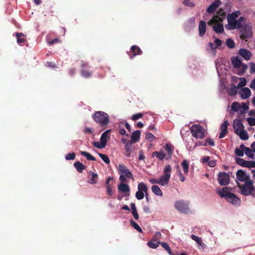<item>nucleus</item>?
<instances>
[{
  "label": "nucleus",
  "mask_w": 255,
  "mask_h": 255,
  "mask_svg": "<svg viewBox=\"0 0 255 255\" xmlns=\"http://www.w3.org/2000/svg\"><path fill=\"white\" fill-rule=\"evenodd\" d=\"M226 12L222 8H220L216 14L208 22V24L213 26V29L217 33H222L224 31V25L222 23L226 18Z\"/></svg>",
  "instance_id": "obj_1"
},
{
  "label": "nucleus",
  "mask_w": 255,
  "mask_h": 255,
  "mask_svg": "<svg viewBox=\"0 0 255 255\" xmlns=\"http://www.w3.org/2000/svg\"><path fill=\"white\" fill-rule=\"evenodd\" d=\"M219 194L221 197L225 198L228 202L234 205H239L241 203L240 199L236 194L231 193L229 187H223L222 190L219 192Z\"/></svg>",
  "instance_id": "obj_2"
},
{
  "label": "nucleus",
  "mask_w": 255,
  "mask_h": 255,
  "mask_svg": "<svg viewBox=\"0 0 255 255\" xmlns=\"http://www.w3.org/2000/svg\"><path fill=\"white\" fill-rule=\"evenodd\" d=\"M172 168L170 165H166L163 171V175L157 180L155 179H150L149 181L152 184H157L162 186H164L168 184L169 181Z\"/></svg>",
  "instance_id": "obj_3"
},
{
  "label": "nucleus",
  "mask_w": 255,
  "mask_h": 255,
  "mask_svg": "<svg viewBox=\"0 0 255 255\" xmlns=\"http://www.w3.org/2000/svg\"><path fill=\"white\" fill-rule=\"evenodd\" d=\"M92 118L101 127L107 126L110 122V118L108 114L103 111H97L93 115Z\"/></svg>",
  "instance_id": "obj_4"
},
{
  "label": "nucleus",
  "mask_w": 255,
  "mask_h": 255,
  "mask_svg": "<svg viewBox=\"0 0 255 255\" xmlns=\"http://www.w3.org/2000/svg\"><path fill=\"white\" fill-rule=\"evenodd\" d=\"M238 186L241 189V193L245 196L255 195V188L253 186L251 180L246 181L244 184H238Z\"/></svg>",
  "instance_id": "obj_5"
},
{
  "label": "nucleus",
  "mask_w": 255,
  "mask_h": 255,
  "mask_svg": "<svg viewBox=\"0 0 255 255\" xmlns=\"http://www.w3.org/2000/svg\"><path fill=\"white\" fill-rule=\"evenodd\" d=\"M192 135L197 139H203L205 137L204 128L201 125H193L190 128Z\"/></svg>",
  "instance_id": "obj_6"
},
{
  "label": "nucleus",
  "mask_w": 255,
  "mask_h": 255,
  "mask_svg": "<svg viewBox=\"0 0 255 255\" xmlns=\"http://www.w3.org/2000/svg\"><path fill=\"white\" fill-rule=\"evenodd\" d=\"M174 207L177 211L182 213L188 214L190 212L189 202L183 200L176 201L174 203Z\"/></svg>",
  "instance_id": "obj_7"
},
{
  "label": "nucleus",
  "mask_w": 255,
  "mask_h": 255,
  "mask_svg": "<svg viewBox=\"0 0 255 255\" xmlns=\"http://www.w3.org/2000/svg\"><path fill=\"white\" fill-rule=\"evenodd\" d=\"M241 12L239 10L235 11L232 13L229 14L227 16L228 24L225 25V27L228 30H230V27H232L234 23L237 20V18L239 17Z\"/></svg>",
  "instance_id": "obj_8"
},
{
  "label": "nucleus",
  "mask_w": 255,
  "mask_h": 255,
  "mask_svg": "<svg viewBox=\"0 0 255 255\" xmlns=\"http://www.w3.org/2000/svg\"><path fill=\"white\" fill-rule=\"evenodd\" d=\"M117 169L119 174L125 175L127 178L133 179V176L132 173L125 164L120 163L117 167Z\"/></svg>",
  "instance_id": "obj_9"
},
{
  "label": "nucleus",
  "mask_w": 255,
  "mask_h": 255,
  "mask_svg": "<svg viewBox=\"0 0 255 255\" xmlns=\"http://www.w3.org/2000/svg\"><path fill=\"white\" fill-rule=\"evenodd\" d=\"M252 27L248 24H246L241 30L240 38L243 40L250 38L252 36Z\"/></svg>",
  "instance_id": "obj_10"
},
{
  "label": "nucleus",
  "mask_w": 255,
  "mask_h": 255,
  "mask_svg": "<svg viewBox=\"0 0 255 255\" xmlns=\"http://www.w3.org/2000/svg\"><path fill=\"white\" fill-rule=\"evenodd\" d=\"M218 180L220 185L226 186L230 182V175L229 173L224 172H220L218 175Z\"/></svg>",
  "instance_id": "obj_11"
},
{
  "label": "nucleus",
  "mask_w": 255,
  "mask_h": 255,
  "mask_svg": "<svg viewBox=\"0 0 255 255\" xmlns=\"http://www.w3.org/2000/svg\"><path fill=\"white\" fill-rule=\"evenodd\" d=\"M244 119V118H243L241 120L236 119L234 121L233 126L235 133H238L239 131L244 129V126L242 123Z\"/></svg>",
  "instance_id": "obj_12"
},
{
  "label": "nucleus",
  "mask_w": 255,
  "mask_h": 255,
  "mask_svg": "<svg viewBox=\"0 0 255 255\" xmlns=\"http://www.w3.org/2000/svg\"><path fill=\"white\" fill-rule=\"evenodd\" d=\"M236 176L238 180L242 182H245L251 180L250 176L247 175L246 172L242 169H239L237 171Z\"/></svg>",
  "instance_id": "obj_13"
},
{
  "label": "nucleus",
  "mask_w": 255,
  "mask_h": 255,
  "mask_svg": "<svg viewBox=\"0 0 255 255\" xmlns=\"http://www.w3.org/2000/svg\"><path fill=\"white\" fill-rule=\"evenodd\" d=\"M221 1L220 0H215L207 8L206 12L209 13H213L221 5Z\"/></svg>",
  "instance_id": "obj_14"
},
{
  "label": "nucleus",
  "mask_w": 255,
  "mask_h": 255,
  "mask_svg": "<svg viewBox=\"0 0 255 255\" xmlns=\"http://www.w3.org/2000/svg\"><path fill=\"white\" fill-rule=\"evenodd\" d=\"M228 125L229 123L227 121H225L222 124L221 126L220 127V130H221V131L219 135L220 138H222L224 137L225 135L227 134V129Z\"/></svg>",
  "instance_id": "obj_15"
},
{
  "label": "nucleus",
  "mask_w": 255,
  "mask_h": 255,
  "mask_svg": "<svg viewBox=\"0 0 255 255\" xmlns=\"http://www.w3.org/2000/svg\"><path fill=\"white\" fill-rule=\"evenodd\" d=\"M239 94L243 99H246L251 96V91L249 88L244 87L240 90Z\"/></svg>",
  "instance_id": "obj_16"
},
{
  "label": "nucleus",
  "mask_w": 255,
  "mask_h": 255,
  "mask_svg": "<svg viewBox=\"0 0 255 255\" xmlns=\"http://www.w3.org/2000/svg\"><path fill=\"white\" fill-rule=\"evenodd\" d=\"M239 54L246 60H249L252 56L251 52L244 48L240 49L239 51Z\"/></svg>",
  "instance_id": "obj_17"
},
{
  "label": "nucleus",
  "mask_w": 255,
  "mask_h": 255,
  "mask_svg": "<svg viewBox=\"0 0 255 255\" xmlns=\"http://www.w3.org/2000/svg\"><path fill=\"white\" fill-rule=\"evenodd\" d=\"M206 23L204 21H200L199 24V35L200 37H203L206 32Z\"/></svg>",
  "instance_id": "obj_18"
},
{
  "label": "nucleus",
  "mask_w": 255,
  "mask_h": 255,
  "mask_svg": "<svg viewBox=\"0 0 255 255\" xmlns=\"http://www.w3.org/2000/svg\"><path fill=\"white\" fill-rule=\"evenodd\" d=\"M163 148L164 149L165 151H166L167 152V153L166 154V159H170L172 156L173 151V146L170 143H167L163 147Z\"/></svg>",
  "instance_id": "obj_19"
},
{
  "label": "nucleus",
  "mask_w": 255,
  "mask_h": 255,
  "mask_svg": "<svg viewBox=\"0 0 255 255\" xmlns=\"http://www.w3.org/2000/svg\"><path fill=\"white\" fill-rule=\"evenodd\" d=\"M240 147L242 149H244V152L245 154L251 158H254V154L253 149H251L249 147H247L245 146L244 144L240 145Z\"/></svg>",
  "instance_id": "obj_20"
},
{
  "label": "nucleus",
  "mask_w": 255,
  "mask_h": 255,
  "mask_svg": "<svg viewBox=\"0 0 255 255\" xmlns=\"http://www.w3.org/2000/svg\"><path fill=\"white\" fill-rule=\"evenodd\" d=\"M118 189L119 191H121L123 193H128V194H126V196H129V187L127 184L121 183L118 185Z\"/></svg>",
  "instance_id": "obj_21"
},
{
  "label": "nucleus",
  "mask_w": 255,
  "mask_h": 255,
  "mask_svg": "<svg viewBox=\"0 0 255 255\" xmlns=\"http://www.w3.org/2000/svg\"><path fill=\"white\" fill-rule=\"evenodd\" d=\"M231 62L234 68H240L242 64V60L238 57H233L231 58Z\"/></svg>",
  "instance_id": "obj_22"
},
{
  "label": "nucleus",
  "mask_w": 255,
  "mask_h": 255,
  "mask_svg": "<svg viewBox=\"0 0 255 255\" xmlns=\"http://www.w3.org/2000/svg\"><path fill=\"white\" fill-rule=\"evenodd\" d=\"M245 19L244 17H240L236 22L234 23L232 27H230V30L235 29H240L242 27V22Z\"/></svg>",
  "instance_id": "obj_23"
},
{
  "label": "nucleus",
  "mask_w": 255,
  "mask_h": 255,
  "mask_svg": "<svg viewBox=\"0 0 255 255\" xmlns=\"http://www.w3.org/2000/svg\"><path fill=\"white\" fill-rule=\"evenodd\" d=\"M111 132V129H108L106 130L101 135L100 138V141L103 142L106 145L107 140L110 138V133Z\"/></svg>",
  "instance_id": "obj_24"
},
{
  "label": "nucleus",
  "mask_w": 255,
  "mask_h": 255,
  "mask_svg": "<svg viewBox=\"0 0 255 255\" xmlns=\"http://www.w3.org/2000/svg\"><path fill=\"white\" fill-rule=\"evenodd\" d=\"M130 51L133 54V55L130 56V58H132L136 55H140L142 52L140 48L136 45L132 46L130 48Z\"/></svg>",
  "instance_id": "obj_25"
},
{
  "label": "nucleus",
  "mask_w": 255,
  "mask_h": 255,
  "mask_svg": "<svg viewBox=\"0 0 255 255\" xmlns=\"http://www.w3.org/2000/svg\"><path fill=\"white\" fill-rule=\"evenodd\" d=\"M131 146H132V143L129 141H128L125 146V155L127 157H129L130 156L131 152L132 150Z\"/></svg>",
  "instance_id": "obj_26"
},
{
  "label": "nucleus",
  "mask_w": 255,
  "mask_h": 255,
  "mask_svg": "<svg viewBox=\"0 0 255 255\" xmlns=\"http://www.w3.org/2000/svg\"><path fill=\"white\" fill-rule=\"evenodd\" d=\"M236 162L239 165L243 167H249L250 161H246L243 158L236 157L235 158Z\"/></svg>",
  "instance_id": "obj_27"
},
{
  "label": "nucleus",
  "mask_w": 255,
  "mask_h": 255,
  "mask_svg": "<svg viewBox=\"0 0 255 255\" xmlns=\"http://www.w3.org/2000/svg\"><path fill=\"white\" fill-rule=\"evenodd\" d=\"M160 243V241H156L155 239H152L147 243V246L151 249H156Z\"/></svg>",
  "instance_id": "obj_28"
},
{
  "label": "nucleus",
  "mask_w": 255,
  "mask_h": 255,
  "mask_svg": "<svg viewBox=\"0 0 255 255\" xmlns=\"http://www.w3.org/2000/svg\"><path fill=\"white\" fill-rule=\"evenodd\" d=\"M166 154L162 151H154L152 152V156H155L160 160H162L164 158H166Z\"/></svg>",
  "instance_id": "obj_29"
},
{
  "label": "nucleus",
  "mask_w": 255,
  "mask_h": 255,
  "mask_svg": "<svg viewBox=\"0 0 255 255\" xmlns=\"http://www.w3.org/2000/svg\"><path fill=\"white\" fill-rule=\"evenodd\" d=\"M140 131L139 130L133 131L131 134V140L136 142L138 141L140 138Z\"/></svg>",
  "instance_id": "obj_30"
},
{
  "label": "nucleus",
  "mask_w": 255,
  "mask_h": 255,
  "mask_svg": "<svg viewBox=\"0 0 255 255\" xmlns=\"http://www.w3.org/2000/svg\"><path fill=\"white\" fill-rule=\"evenodd\" d=\"M74 165L76 170L80 173H82L83 170L86 169V166L79 161L75 162Z\"/></svg>",
  "instance_id": "obj_31"
},
{
  "label": "nucleus",
  "mask_w": 255,
  "mask_h": 255,
  "mask_svg": "<svg viewBox=\"0 0 255 255\" xmlns=\"http://www.w3.org/2000/svg\"><path fill=\"white\" fill-rule=\"evenodd\" d=\"M138 191L144 193L147 195L148 188L146 185L143 182H140L138 184L137 186Z\"/></svg>",
  "instance_id": "obj_32"
},
{
  "label": "nucleus",
  "mask_w": 255,
  "mask_h": 255,
  "mask_svg": "<svg viewBox=\"0 0 255 255\" xmlns=\"http://www.w3.org/2000/svg\"><path fill=\"white\" fill-rule=\"evenodd\" d=\"M248 65L246 64L242 63L240 68H238V71L237 72V74L239 75H243L244 74L245 71L248 69Z\"/></svg>",
  "instance_id": "obj_33"
},
{
  "label": "nucleus",
  "mask_w": 255,
  "mask_h": 255,
  "mask_svg": "<svg viewBox=\"0 0 255 255\" xmlns=\"http://www.w3.org/2000/svg\"><path fill=\"white\" fill-rule=\"evenodd\" d=\"M239 135L240 138L242 140H246L249 138V135L247 132L244 130H242L239 131L238 133H236Z\"/></svg>",
  "instance_id": "obj_34"
},
{
  "label": "nucleus",
  "mask_w": 255,
  "mask_h": 255,
  "mask_svg": "<svg viewBox=\"0 0 255 255\" xmlns=\"http://www.w3.org/2000/svg\"><path fill=\"white\" fill-rule=\"evenodd\" d=\"M130 207L131 209V213L134 218L135 220H138L139 218V216L135 204L133 203H131L130 204Z\"/></svg>",
  "instance_id": "obj_35"
},
{
  "label": "nucleus",
  "mask_w": 255,
  "mask_h": 255,
  "mask_svg": "<svg viewBox=\"0 0 255 255\" xmlns=\"http://www.w3.org/2000/svg\"><path fill=\"white\" fill-rule=\"evenodd\" d=\"M151 190L154 194L157 196H162V192L157 185H153L151 187Z\"/></svg>",
  "instance_id": "obj_36"
},
{
  "label": "nucleus",
  "mask_w": 255,
  "mask_h": 255,
  "mask_svg": "<svg viewBox=\"0 0 255 255\" xmlns=\"http://www.w3.org/2000/svg\"><path fill=\"white\" fill-rule=\"evenodd\" d=\"M181 165L185 174H187L188 172L189 164L187 160L184 159L181 163Z\"/></svg>",
  "instance_id": "obj_37"
},
{
  "label": "nucleus",
  "mask_w": 255,
  "mask_h": 255,
  "mask_svg": "<svg viewBox=\"0 0 255 255\" xmlns=\"http://www.w3.org/2000/svg\"><path fill=\"white\" fill-rule=\"evenodd\" d=\"M80 153L82 155L86 157L87 159L88 160H91V161H95L96 158L92 155L90 153L84 151H81Z\"/></svg>",
  "instance_id": "obj_38"
},
{
  "label": "nucleus",
  "mask_w": 255,
  "mask_h": 255,
  "mask_svg": "<svg viewBox=\"0 0 255 255\" xmlns=\"http://www.w3.org/2000/svg\"><path fill=\"white\" fill-rule=\"evenodd\" d=\"M92 178L88 182L91 184H95L97 183L98 175L96 173L91 172Z\"/></svg>",
  "instance_id": "obj_39"
},
{
  "label": "nucleus",
  "mask_w": 255,
  "mask_h": 255,
  "mask_svg": "<svg viewBox=\"0 0 255 255\" xmlns=\"http://www.w3.org/2000/svg\"><path fill=\"white\" fill-rule=\"evenodd\" d=\"M160 244L162 246V248H163L170 255H174L172 254V252L171 250V249L169 247V246L167 244V243L165 242H161Z\"/></svg>",
  "instance_id": "obj_40"
},
{
  "label": "nucleus",
  "mask_w": 255,
  "mask_h": 255,
  "mask_svg": "<svg viewBox=\"0 0 255 255\" xmlns=\"http://www.w3.org/2000/svg\"><path fill=\"white\" fill-rule=\"evenodd\" d=\"M24 36V35L22 33H16V37L17 38V42L18 44L24 43L25 41V38H21V37Z\"/></svg>",
  "instance_id": "obj_41"
},
{
  "label": "nucleus",
  "mask_w": 255,
  "mask_h": 255,
  "mask_svg": "<svg viewBox=\"0 0 255 255\" xmlns=\"http://www.w3.org/2000/svg\"><path fill=\"white\" fill-rule=\"evenodd\" d=\"M80 74L82 77H83L85 78H89L92 75V73L91 72L86 71L85 70H81Z\"/></svg>",
  "instance_id": "obj_42"
},
{
  "label": "nucleus",
  "mask_w": 255,
  "mask_h": 255,
  "mask_svg": "<svg viewBox=\"0 0 255 255\" xmlns=\"http://www.w3.org/2000/svg\"><path fill=\"white\" fill-rule=\"evenodd\" d=\"M130 225L133 228H134L136 230H137L138 232H139L140 233L142 232V230L141 228L133 220L131 219L130 220Z\"/></svg>",
  "instance_id": "obj_43"
},
{
  "label": "nucleus",
  "mask_w": 255,
  "mask_h": 255,
  "mask_svg": "<svg viewBox=\"0 0 255 255\" xmlns=\"http://www.w3.org/2000/svg\"><path fill=\"white\" fill-rule=\"evenodd\" d=\"M226 45L229 48H234L235 47V42L231 38H228L226 41Z\"/></svg>",
  "instance_id": "obj_44"
},
{
  "label": "nucleus",
  "mask_w": 255,
  "mask_h": 255,
  "mask_svg": "<svg viewBox=\"0 0 255 255\" xmlns=\"http://www.w3.org/2000/svg\"><path fill=\"white\" fill-rule=\"evenodd\" d=\"M98 155L106 163H107V164L110 163V158L107 155L102 154L101 153H99Z\"/></svg>",
  "instance_id": "obj_45"
},
{
  "label": "nucleus",
  "mask_w": 255,
  "mask_h": 255,
  "mask_svg": "<svg viewBox=\"0 0 255 255\" xmlns=\"http://www.w3.org/2000/svg\"><path fill=\"white\" fill-rule=\"evenodd\" d=\"M241 106L238 102H234L231 105V109L234 112H238Z\"/></svg>",
  "instance_id": "obj_46"
},
{
  "label": "nucleus",
  "mask_w": 255,
  "mask_h": 255,
  "mask_svg": "<svg viewBox=\"0 0 255 255\" xmlns=\"http://www.w3.org/2000/svg\"><path fill=\"white\" fill-rule=\"evenodd\" d=\"M93 144L94 146L96 147L99 148V149H102L104 148L106 146V144H105L103 142L100 141V142L94 141L93 143Z\"/></svg>",
  "instance_id": "obj_47"
},
{
  "label": "nucleus",
  "mask_w": 255,
  "mask_h": 255,
  "mask_svg": "<svg viewBox=\"0 0 255 255\" xmlns=\"http://www.w3.org/2000/svg\"><path fill=\"white\" fill-rule=\"evenodd\" d=\"M191 238L193 240L195 241L199 245L202 246V240L199 237L194 235H191Z\"/></svg>",
  "instance_id": "obj_48"
},
{
  "label": "nucleus",
  "mask_w": 255,
  "mask_h": 255,
  "mask_svg": "<svg viewBox=\"0 0 255 255\" xmlns=\"http://www.w3.org/2000/svg\"><path fill=\"white\" fill-rule=\"evenodd\" d=\"M244 149H242L240 147V148H236L235 150V154L239 156L242 157L244 156Z\"/></svg>",
  "instance_id": "obj_49"
},
{
  "label": "nucleus",
  "mask_w": 255,
  "mask_h": 255,
  "mask_svg": "<svg viewBox=\"0 0 255 255\" xmlns=\"http://www.w3.org/2000/svg\"><path fill=\"white\" fill-rule=\"evenodd\" d=\"M241 107L243 110L240 111V114H241V115H244L246 113L245 111H246L249 109L248 104L245 103H242V106Z\"/></svg>",
  "instance_id": "obj_50"
},
{
  "label": "nucleus",
  "mask_w": 255,
  "mask_h": 255,
  "mask_svg": "<svg viewBox=\"0 0 255 255\" xmlns=\"http://www.w3.org/2000/svg\"><path fill=\"white\" fill-rule=\"evenodd\" d=\"M75 154L74 152L68 153L65 156L67 160H74L75 158Z\"/></svg>",
  "instance_id": "obj_51"
},
{
  "label": "nucleus",
  "mask_w": 255,
  "mask_h": 255,
  "mask_svg": "<svg viewBox=\"0 0 255 255\" xmlns=\"http://www.w3.org/2000/svg\"><path fill=\"white\" fill-rule=\"evenodd\" d=\"M240 82L237 85V88H239L245 86L247 84L246 79L245 78H241Z\"/></svg>",
  "instance_id": "obj_52"
},
{
  "label": "nucleus",
  "mask_w": 255,
  "mask_h": 255,
  "mask_svg": "<svg viewBox=\"0 0 255 255\" xmlns=\"http://www.w3.org/2000/svg\"><path fill=\"white\" fill-rule=\"evenodd\" d=\"M135 197L138 200H141L144 197V193L137 191L135 193Z\"/></svg>",
  "instance_id": "obj_53"
},
{
  "label": "nucleus",
  "mask_w": 255,
  "mask_h": 255,
  "mask_svg": "<svg viewBox=\"0 0 255 255\" xmlns=\"http://www.w3.org/2000/svg\"><path fill=\"white\" fill-rule=\"evenodd\" d=\"M247 121L250 126H255V118L253 117L248 118Z\"/></svg>",
  "instance_id": "obj_54"
},
{
  "label": "nucleus",
  "mask_w": 255,
  "mask_h": 255,
  "mask_svg": "<svg viewBox=\"0 0 255 255\" xmlns=\"http://www.w3.org/2000/svg\"><path fill=\"white\" fill-rule=\"evenodd\" d=\"M145 138L146 139L149 140L150 141H152L155 137L153 134L150 132H148L146 133Z\"/></svg>",
  "instance_id": "obj_55"
},
{
  "label": "nucleus",
  "mask_w": 255,
  "mask_h": 255,
  "mask_svg": "<svg viewBox=\"0 0 255 255\" xmlns=\"http://www.w3.org/2000/svg\"><path fill=\"white\" fill-rule=\"evenodd\" d=\"M143 117V114L142 113H138L134 115H133L131 117V120L133 121H136L139 118H141Z\"/></svg>",
  "instance_id": "obj_56"
},
{
  "label": "nucleus",
  "mask_w": 255,
  "mask_h": 255,
  "mask_svg": "<svg viewBox=\"0 0 255 255\" xmlns=\"http://www.w3.org/2000/svg\"><path fill=\"white\" fill-rule=\"evenodd\" d=\"M249 65H250V73L251 74H253L255 73V64L251 62L249 63Z\"/></svg>",
  "instance_id": "obj_57"
},
{
  "label": "nucleus",
  "mask_w": 255,
  "mask_h": 255,
  "mask_svg": "<svg viewBox=\"0 0 255 255\" xmlns=\"http://www.w3.org/2000/svg\"><path fill=\"white\" fill-rule=\"evenodd\" d=\"M205 143H206V145L207 144H209L211 146H214L215 145V142L214 141L211 139V138H207L205 140Z\"/></svg>",
  "instance_id": "obj_58"
},
{
  "label": "nucleus",
  "mask_w": 255,
  "mask_h": 255,
  "mask_svg": "<svg viewBox=\"0 0 255 255\" xmlns=\"http://www.w3.org/2000/svg\"><path fill=\"white\" fill-rule=\"evenodd\" d=\"M183 4L186 6H195L194 3H193L192 2H190L189 0H184L183 1Z\"/></svg>",
  "instance_id": "obj_59"
},
{
  "label": "nucleus",
  "mask_w": 255,
  "mask_h": 255,
  "mask_svg": "<svg viewBox=\"0 0 255 255\" xmlns=\"http://www.w3.org/2000/svg\"><path fill=\"white\" fill-rule=\"evenodd\" d=\"M161 236V234L160 232H156L155 234V235L153 237V238L152 239H155L156 241H160Z\"/></svg>",
  "instance_id": "obj_60"
},
{
  "label": "nucleus",
  "mask_w": 255,
  "mask_h": 255,
  "mask_svg": "<svg viewBox=\"0 0 255 255\" xmlns=\"http://www.w3.org/2000/svg\"><path fill=\"white\" fill-rule=\"evenodd\" d=\"M216 165V162L214 160H211L208 162V165L211 167H214Z\"/></svg>",
  "instance_id": "obj_61"
},
{
  "label": "nucleus",
  "mask_w": 255,
  "mask_h": 255,
  "mask_svg": "<svg viewBox=\"0 0 255 255\" xmlns=\"http://www.w3.org/2000/svg\"><path fill=\"white\" fill-rule=\"evenodd\" d=\"M126 177V176H125V175L120 174L119 180L121 181V183L126 182H127Z\"/></svg>",
  "instance_id": "obj_62"
},
{
  "label": "nucleus",
  "mask_w": 255,
  "mask_h": 255,
  "mask_svg": "<svg viewBox=\"0 0 255 255\" xmlns=\"http://www.w3.org/2000/svg\"><path fill=\"white\" fill-rule=\"evenodd\" d=\"M145 158V156L143 154V152L142 150H140L139 152V157L138 159L139 160H143Z\"/></svg>",
  "instance_id": "obj_63"
},
{
  "label": "nucleus",
  "mask_w": 255,
  "mask_h": 255,
  "mask_svg": "<svg viewBox=\"0 0 255 255\" xmlns=\"http://www.w3.org/2000/svg\"><path fill=\"white\" fill-rule=\"evenodd\" d=\"M60 41L59 39L56 38H55V39L52 40L51 41L48 42V43L49 45H53V44H54L55 43H58Z\"/></svg>",
  "instance_id": "obj_64"
}]
</instances>
